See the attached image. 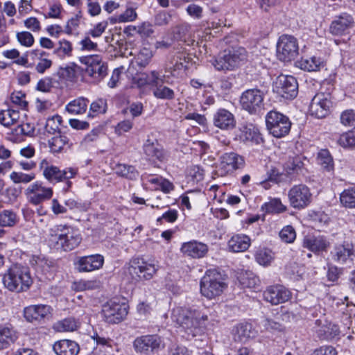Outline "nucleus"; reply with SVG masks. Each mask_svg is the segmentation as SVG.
Listing matches in <instances>:
<instances>
[{
	"mask_svg": "<svg viewBox=\"0 0 355 355\" xmlns=\"http://www.w3.org/2000/svg\"><path fill=\"white\" fill-rule=\"evenodd\" d=\"M81 241L79 231L71 226L56 225L49 230L48 244L51 248L71 251L78 247Z\"/></svg>",
	"mask_w": 355,
	"mask_h": 355,
	"instance_id": "obj_1",
	"label": "nucleus"
},
{
	"mask_svg": "<svg viewBox=\"0 0 355 355\" xmlns=\"http://www.w3.org/2000/svg\"><path fill=\"white\" fill-rule=\"evenodd\" d=\"M172 319L184 329L188 337H195L203 331L208 318L199 310L177 307L173 310Z\"/></svg>",
	"mask_w": 355,
	"mask_h": 355,
	"instance_id": "obj_2",
	"label": "nucleus"
},
{
	"mask_svg": "<svg viewBox=\"0 0 355 355\" xmlns=\"http://www.w3.org/2000/svg\"><path fill=\"white\" fill-rule=\"evenodd\" d=\"M3 283L10 291L21 292L28 290L33 284L29 268L19 264L12 266L4 274Z\"/></svg>",
	"mask_w": 355,
	"mask_h": 355,
	"instance_id": "obj_3",
	"label": "nucleus"
},
{
	"mask_svg": "<svg viewBox=\"0 0 355 355\" xmlns=\"http://www.w3.org/2000/svg\"><path fill=\"white\" fill-rule=\"evenodd\" d=\"M201 294L208 299L219 296L227 287L223 276L216 269L208 270L200 283Z\"/></svg>",
	"mask_w": 355,
	"mask_h": 355,
	"instance_id": "obj_4",
	"label": "nucleus"
},
{
	"mask_svg": "<svg viewBox=\"0 0 355 355\" xmlns=\"http://www.w3.org/2000/svg\"><path fill=\"white\" fill-rule=\"evenodd\" d=\"M159 268L157 261H145L144 259L135 258L130 261L127 268V273L132 281L137 282L151 279Z\"/></svg>",
	"mask_w": 355,
	"mask_h": 355,
	"instance_id": "obj_5",
	"label": "nucleus"
},
{
	"mask_svg": "<svg viewBox=\"0 0 355 355\" xmlns=\"http://www.w3.org/2000/svg\"><path fill=\"white\" fill-rule=\"evenodd\" d=\"M247 58L246 51L241 46H232L225 49L213 63L214 67L218 70H232L237 67Z\"/></svg>",
	"mask_w": 355,
	"mask_h": 355,
	"instance_id": "obj_6",
	"label": "nucleus"
},
{
	"mask_svg": "<svg viewBox=\"0 0 355 355\" xmlns=\"http://www.w3.org/2000/svg\"><path fill=\"white\" fill-rule=\"evenodd\" d=\"M266 123L270 134L276 138L286 136L291 128V122L287 116L273 110L267 114Z\"/></svg>",
	"mask_w": 355,
	"mask_h": 355,
	"instance_id": "obj_7",
	"label": "nucleus"
},
{
	"mask_svg": "<svg viewBox=\"0 0 355 355\" xmlns=\"http://www.w3.org/2000/svg\"><path fill=\"white\" fill-rule=\"evenodd\" d=\"M263 92L260 89H247L240 97V104L242 109L250 114H257L263 108Z\"/></svg>",
	"mask_w": 355,
	"mask_h": 355,
	"instance_id": "obj_8",
	"label": "nucleus"
},
{
	"mask_svg": "<svg viewBox=\"0 0 355 355\" xmlns=\"http://www.w3.org/2000/svg\"><path fill=\"white\" fill-rule=\"evenodd\" d=\"M299 46L297 39L289 35H282L277 44V55L279 60L289 62L298 55Z\"/></svg>",
	"mask_w": 355,
	"mask_h": 355,
	"instance_id": "obj_9",
	"label": "nucleus"
},
{
	"mask_svg": "<svg viewBox=\"0 0 355 355\" xmlns=\"http://www.w3.org/2000/svg\"><path fill=\"white\" fill-rule=\"evenodd\" d=\"M81 63L86 66V73L98 81L105 77L107 65L98 55L85 56L80 58Z\"/></svg>",
	"mask_w": 355,
	"mask_h": 355,
	"instance_id": "obj_10",
	"label": "nucleus"
},
{
	"mask_svg": "<svg viewBox=\"0 0 355 355\" xmlns=\"http://www.w3.org/2000/svg\"><path fill=\"white\" fill-rule=\"evenodd\" d=\"M245 165L244 158L235 152L225 153L220 157L217 173L225 176L242 168Z\"/></svg>",
	"mask_w": 355,
	"mask_h": 355,
	"instance_id": "obj_11",
	"label": "nucleus"
},
{
	"mask_svg": "<svg viewBox=\"0 0 355 355\" xmlns=\"http://www.w3.org/2000/svg\"><path fill=\"white\" fill-rule=\"evenodd\" d=\"M53 193V189L44 187L40 181H36L29 184L24 191V195L28 202L33 205H39L43 202L50 200Z\"/></svg>",
	"mask_w": 355,
	"mask_h": 355,
	"instance_id": "obj_12",
	"label": "nucleus"
},
{
	"mask_svg": "<svg viewBox=\"0 0 355 355\" xmlns=\"http://www.w3.org/2000/svg\"><path fill=\"white\" fill-rule=\"evenodd\" d=\"M273 90L286 99L295 98L298 93V84L293 76L280 75L274 84Z\"/></svg>",
	"mask_w": 355,
	"mask_h": 355,
	"instance_id": "obj_13",
	"label": "nucleus"
},
{
	"mask_svg": "<svg viewBox=\"0 0 355 355\" xmlns=\"http://www.w3.org/2000/svg\"><path fill=\"white\" fill-rule=\"evenodd\" d=\"M288 196L291 206L297 209L306 207L312 200L310 189L304 184L291 187L288 191Z\"/></svg>",
	"mask_w": 355,
	"mask_h": 355,
	"instance_id": "obj_14",
	"label": "nucleus"
},
{
	"mask_svg": "<svg viewBox=\"0 0 355 355\" xmlns=\"http://www.w3.org/2000/svg\"><path fill=\"white\" fill-rule=\"evenodd\" d=\"M164 346L162 339L157 335H145L137 337L133 342L137 352L148 355Z\"/></svg>",
	"mask_w": 355,
	"mask_h": 355,
	"instance_id": "obj_15",
	"label": "nucleus"
},
{
	"mask_svg": "<svg viewBox=\"0 0 355 355\" xmlns=\"http://www.w3.org/2000/svg\"><path fill=\"white\" fill-rule=\"evenodd\" d=\"M331 107L330 94L320 92L313 97L309 105V112L311 115L318 119H322L330 113Z\"/></svg>",
	"mask_w": 355,
	"mask_h": 355,
	"instance_id": "obj_16",
	"label": "nucleus"
},
{
	"mask_svg": "<svg viewBox=\"0 0 355 355\" xmlns=\"http://www.w3.org/2000/svg\"><path fill=\"white\" fill-rule=\"evenodd\" d=\"M128 305L114 302H107L103 305L102 314L108 323L116 324L122 321L128 314Z\"/></svg>",
	"mask_w": 355,
	"mask_h": 355,
	"instance_id": "obj_17",
	"label": "nucleus"
},
{
	"mask_svg": "<svg viewBox=\"0 0 355 355\" xmlns=\"http://www.w3.org/2000/svg\"><path fill=\"white\" fill-rule=\"evenodd\" d=\"M77 169L67 168L64 170H60L55 166H51V168L44 175V177L50 182L57 183L66 181L65 187L63 188L64 192L71 187V182L69 179L73 178L77 174Z\"/></svg>",
	"mask_w": 355,
	"mask_h": 355,
	"instance_id": "obj_18",
	"label": "nucleus"
},
{
	"mask_svg": "<svg viewBox=\"0 0 355 355\" xmlns=\"http://www.w3.org/2000/svg\"><path fill=\"white\" fill-rule=\"evenodd\" d=\"M333 260L342 265L351 266L355 258V251L352 243L344 242L336 245L331 252Z\"/></svg>",
	"mask_w": 355,
	"mask_h": 355,
	"instance_id": "obj_19",
	"label": "nucleus"
},
{
	"mask_svg": "<svg viewBox=\"0 0 355 355\" xmlns=\"http://www.w3.org/2000/svg\"><path fill=\"white\" fill-rule=\"evenodd\" d=\"M263 299L272 305L288 302L291 298V291L282 285L268 286L263 293Z\"/></svg>",
	"mask_w": 355,
	"mask_h": 355,
	"instance_id": "obj_20",
	"label": "nucleus"
},
{
	"mask_svg": "<svg viewBox=\"0 0 355 355\" xmlns=\"http://www.w3.org/2000/svg\"><path fill=\"white\" fill-rule=\"evenodd\" d=\"M143 150L150 162H164L167 160L168 154L157 139L148 138L144 143Z\"/></svg>",
	"mask_w": 355,
	"mask_h": 355,
	"instance_id": "obj_21",
	"label": "nucleus"
},
{
	"mask_svg": "<svg viewBox=\"0 0 355 355\" xmlns=\"http://www.w3.org/2000/svg\"><path fill=\"white\" fill-rule=\"evenodd\" d=\"M354 26L353 17L347 14L343 13L336 16L329 26V33L333 35L342 36L349 33L350 29Z\"/></svg>",
	"mask_w": 355,
	"mask_h": 355,
	"instance_id": "obj_22",
	"label": "nucleus"
},
{
	"mask_svg": "<svg viewBox=\"0 0 355 355\" xmlns=\"http://www.w3.org/2000/svg\"><path fill=\"white\" fill-rule=\"evenodd\" d=\"M104 263V257L99 254L80 257L78 259L76 265L79 272H92L102 268Z\"/></svg>",
	"mask_w": 355,
	"mask_h": 355,
	"instance_id": "obj_23",
	"label": "nucleus"
},
{
	"mask_svg": "<svg viewBox=\"0 0 355 355\" xmlns=\"http://www.w3.org/2000/svg\"><path fill=\"white\" fill-rule=\"evenodd\" d=\"M213 123L221 130H229L235 128L236 122L232 112L225 108H220L214 114Z\"/></svg>",
	"mask_w": 355,
	"mask_h": 355,
	"instance_id": "obj_24",
	"label": "nucleus"
},
{
	"mask_svg": "<svg viewBox=\"0 0 355 355\" xmlns=\"http://www.w3.org/2000/svg\"><path fill=\"white\" fill-rule=\"evenodd\" d=\"M180 250L186 256L200 259L205 257L209 248L207 244L196 240H192L183 243Z\"/></svg>",
	"mask_w": 355,
	"mask_h": 355,
	"instance_id": "obj_25",
	"label": "nucleus"
},
{
	"mask_svg": "<svg viewBox=\"0 0 355 355\" xmlns=\"http://www.w3.org/2000/svg\"><path fill=\"white\" fill-rule=\"evenodd\" d=\"M50 306L45 304L31 305L24 309V316L26 321H40L51 313Z\"/></svg>",
	"mask_w": 355,
	"mask_h": 355,
	"instance_id": "obj_26",
	"label": "nucleus"
},
{
	"mask_svg": "<svg viewBox=\"0 0 355 355\" xmlns=\"http://www.w3.org/2000/svg\"><path fill=\"white\" fill-rule=\"evenodd\" d=\"M330 245L328 240L323 236H305L302 246L314 253L327 251Z\"/></svg>",
	"mask_w": 355,
	"mask_h": 355,
	"instance_id": "obj_27",
	"label": "nucleus"
},
{
	"mask_svg": "<svg viewBox=\"0 0 355 355\" xmlns=\"http://www.w3.org/2000/svg\"><path fill=\"white\" fill-rule=\"evenodd\" d=\"M57 355H77L80 351L78 344L71 340H61L53 345Z\"/></svg>",
	"mask_w": 355,
	"mask_h": 355,
	"instance_id": "obj_28",
	"label": "nucleus"
},
{
	"mask_svg": "<svg viewBox=\"0 0 355 355\" xmlns=\"http://www.w3.org/2000/svg\"><path fill=\"white\" fill-rule=\"evenodd\" d=\"M159 80L156 85H153V96L158 99L172 100L175 98L174 91L164 85V83H168L165 75H161L159 73Z\"/></svg>",
	"mask_w": 355,
	"mask_h": 355,
	"instance_id": "obj_29",
	"label": "nucleus"
},
{
	"mask_svg": "<svg viewBox=\"0 0 355 355\" xmlns=\"http://www.w3.org/2000/svg\"><path fill=\"white\" fill-rule=\"evenodd\" d=\"M250 239L245 234L233 236L228 241V248L233 252H240L247 250L250 245Z\"/></svg>",
	"mask_w": 355,
	"mask_h": 355,
	"instance_id": "obj_30",
	"label": "nucleus"
},
{
	"mask_svg": "<svg viewBox=\"0 0 355 355\" xmlns=\"http://www.w3.org/2000/svg\"><path fill=\"white\" fill-rule=\"evenodd\" d=\"M159 72L155 70L151 71L149 73H139L132 79L133 83L138 87L141 88L146 85H156L159 80Z\"/></svg>",
	"mask_w": 355,
	"mask_h": 355,
	"instance_id": "obj_31",
	"label": "nucleus"
},
{
	"mask_svg": "<svg viewBox=\"0 0 355 355\" xmlns=\"http://www.w3.org/2000/svg\"><path fill=\"white\" fill-rule=\"evenodd\" d=\"M232 335L234 341L245 343L249 338L254 336L250 324H239L234 327Z\"/></svg>",
	"mask_w": 355,
	"mask_h": 355,
	"instance_id": "obj_32",
	"label": "nucleus"
},
{
	"mask_svg": "<svg viewBox=\"0 0 355 355\" xmlns=\"http://www.w3.org/2000/svg\"><path fill=\"white\" fill-rule=\"evenodd\" d=\"M18 336L15 330L8 326L0 325V349L14 343Z\"/></svg>",
	"mask_w": 355,
	"mask_h": 355,
	"instance_id": "obj_33",
	"label": "nucleus"
},
{
	"mask_svg": "<svg viewBox=\"0 0 355 355\" xmlns=\"http://www.w3.org/2000/svg\"><path fill=\"white\" fill-rule=\"evenodd\" d=\"M182 58H171L167 61L164 65L165 73H168L167 77L172 76L174 78L178 77L183 69L187 68L184 62H181Z\"/></svg>",
	"mask_w": 355,
	"mask_h": 355,
	"instance_id": "obj_34",
	"label": "nucleus"
},
{
	"mask_svg": "<svg viewBox=\"0 0 355 355\" xmlns=\"http://www.w3.org/2000/svg\"><path fill=\"white\" fill-rule=\"evenodd\" d=\"M317 162L324 171L331 173L334 169V162L327 149H321L317 155Z\"/></svg>",
	"mask_w": 355,
	"mask_h": 355,
	"instance_id": "obj_35",
	"label": "nucleus"
},
{
	"mask_svg": "<svg viewBox=\"0 0 355 355\" xmlns=\"http://www.w3.org/2000/svg\"><path fill=\"white\" fill-rule=\"evenodd\" d=\"M89 101L83 97L78 98L66 105V110L71 114H81L86 112Z\"/></svg>",
	"mask_w": 355,
	"mask_h": 355,
	"instance_id": "obj_36",
	"label": "nucleus"
},
{
	"mask_svg": "<svg viewBox=\"0 0 355 355\" xmlns=\"http://www.w3.org/2000/svg\"><path fill=\"white\" fill-rule=\"evenodd\" d=\"M298 67L303 70L315 71L320 69L322 66V61L320 58L312 56L310 58H302L297 62Z\"/></svg>",
	"mask_w": 355,
	"mask_h": 355,
	"instance_id": "obj_37",
	"label": "nucleus"
},
{
	"mask_svg": "<svg viewBox=\"0 0 355 355\" xmlns=\"http://www.w3.org/2000/svg\"><path fill=\"white\" fill-rule=\"evenodd\" d=\"M238 280L243 288H255L259 283V278L252 271H243Z\"/></svg>",
	"mask_w": 355,
	"mask_h": 355,
	"instance_id": "obj_38",
	"label": "nucleus"
},
{
	"mask_svg": "<svg viewBox=\"0 0 355 355\" xmlns=\"http://www.w3.org/2000/svg\"><path fill=\"white\" fill-rule=\"evenodd\" d=\"M114 169L118 175L129 180H135L139 176L138 171L132 165L118 164Z\"/></svg>",
	"mask_w": 355,
	"mask_h": 355,
	"instance_id": "obj_39",
	"label": "nucleus"
},
{
	"mask_svg": "<svg viewBox=\"0 0 355 355\" xmlns=\"http://www.w3.org/2000/svg\"><path fill=\"white\" fill-rule=\"evenodd\" d=\"M80 67L75 63H71L64 67H60L56 73L57 76L63 80L73 81L76 78V73Z\"/></svg>",
	"mask_w": 355,
	"mask_h": 355,
	"instance_id": "obj_40",
	"label": "nucleus"
},
{
	"mask_svg": "<svg viewBox=\"0 0 355 355\" xmlns=\"http://www.w3.org/2000/svg\"><path fill=\"white\" fill-rule=\"evenodd\" d=\"M69 139L62 135L55 136L49 140L50 152L52 153H61L64 147L69 144Z\"/></svg>",
	"mask_w": 355,
	"mask_h": 355,
	"instance_id": "obj_41",
	"label": "nucleus"
},
{
	"mask_svg": "<svg viewBox=\"0 0 355 355\" xmlns=\"http://www.w3.org/2000/svg\"><path fill=\"white\" fill-rule=\"evenodd\" d=\"M79 326L78 322L73 318H67L58 321L53 325V329L57 331H73Z\"/></svg>",
	"mask_w": 355,
	"mask_h": 355,
	"instance_id": "obj_42",
	"label": "nucleus"
},
{
	"mask_svg": "<svg viewBox=\"0 0 355 355\" xmlns=\"http://www.w3.org/2000/svg\"><path fill=\"white\" fill-rule=\"evenodd\" d=\"M340 201L345 208H355V187L345 189L340 195Z\"/></svg>",
	"mask_w": 355,
	"mask_h": 355,
	"instance_id": "obj_43",
	"label": "nucleus"
},
{
	"mask_svg": "<svg viewBox=\"0 0 355 355\" xmlns=\"http://www.w3.org/2000/svg\"><path fill=\"white\" fill-rule=\"evenodd\" d=\"M18 220L19 217L12 210L6 209L0 213V226L1 227H13Z\"/></svg>",
	"mask_w": 355,
	"mask_h": 355,
	"instance_id": "obj_44",
	"label": "nucleus"
},
{
	"mask_svg": "<svg viewBox=\"0 0 355 355\" xmlns=\"http://www.w3.org/2000/svg\"><path fill=\"white\" fill-rule=\"evenodd\" d=\"M304 166L300 157H290L284 165V169L288 175L298 173Z\"/></svg>",
	"mask_w": 355,
	"mask_h": 355,
	"instance_id": "obj_45",
	"label": "nucleus"
},
{
	"mask_svg": "<svg viewBox=\"0 0 355 355\" xmlns=\"http://www.w3.org/2000/svg\"><path fill=\"white\" fill-rule=\"evenodd\" d=\"M241 139L245 141H254L259 143L261 136L258 128L250 124L243 127Z\"/></svg>",
	"mask_w": 355,
	"mask_h": 355,
	"instance_id": "obj_46",
	"label": "nucleus"
},
{
	"mask_svg": "<svg viewBox=\"0 0 355 355\" xmlns=\"http://www.w3.org/2000/svg\"><path fill=\"white\" fill-rule=\"evenodd\" d=\"M72 50V45L69 41L67 40H61L58 42V46L54 49L53 53L58 57L63 58L66 56H71Z\"/></svg>",
	"mask_w": 355,
	"mask_h": 355,
	"instance_id": "obj_47",
	"label": "nucleus"
},
{
	"mask_svg": "<svg viewBox=\"0 0 355 355\" xmlns=\"http://www.w3.org/2000/svg\"><path fill=\"white\" fill-rule=\"evenodd\" d=\"M10 178L15 184H28L35 180V174L13 171L10 173Z\"/></svg>",
	"mask_w": 355,
	"mask_h": 355,
	"instance_id": "obj_48",
	"label": "nucleus"
},
{
	"mask_svg": "<svg viewBox=\"0 0 355 355\" xmlns=\"http://www.w3.org/2000/svg\"><path fill=\"white\" fill-rule=\"evenodd\" d=\"M257 261L262 266L269 265L274 259L272 252L267 248L261 249L255 255Z\"/></svg>",
	"mask_w": 355,
	"mask_h": 355,
	"instance_id": "obj_49",
	"label": "nucleus"
},
{
	"mask_svg": "<svg viewBox=\"0 0 355 355\" xmlns=\"http://www.w3.org/2000/svg\"><path fill=\"white\" fill-rule=\"evenodd\" d=\"M281 240L286 243H293L296 239V232L291 225L284 227L279 233Z\"/></svg>",
	"mask_w": 355,
	"mask_h": 355,
	"instance_id": "obj_50",
	"label": "nucleus"
},
{
	"mask_svg": "<svg viewBox=\"0 0 355 355\" xmlns=\"http://www.w3.org/2000/svg\"><path fill=\"white\" fill-rule=\"evenodd\" d=\"M61 122L62 117L59 115H55L52 117H49L46 122V131L50 134H55L59 131Z\"/></svg>",
	"mask_w": 355,
	"mask_h": 355,
	"instance_id": "obj_51",
	"label": "nucleus"
},
{
	"mask_svg": "<svg viewBox=\"0 0 355 355\" xmlns=\"http://www.w3.org/2000/svg\"><path fill=\"white\" fill-rule=\"evenodd\" d=\"M262 209L267 213H279L286 210V207L278 199H274L262 206Z\"/></svg>",
	"mask_w": 355,
	"mask_h": 355,
	"instance_id": "obj_52",
	"label": "nucleus"
},
{
	"mask_svg": "<svg viewBox=\"0 0 355 355\" xmlns=\"http://www.w3.org/2000/svg\"><path fill=\"white\" fill-rule=\"evenodd\" d=\"M338 143L343 147H355V128L341 135Z\"/></svg>",
	"mask_w": 355,
	"mask_h": 355,
	"instance_id": "obj_53",
	"label": "nucleus"
},
{
	"mask_svg": "<svg viewBox=\"0 0 355 355\" xmlns=\"http://www.w3.org/2000/svg\"><path fill=\"white\" fill-rule=\"evenodd\" d=\"M152 57V51L148 48H144L138 53L136 62L140 67H145L149 63Z\"/></svg>",
	"mask_w": 355,
	"mask_h": 355,
	"instance_id": "obj_54",
	"label": "nucleus"
},
{
	"mask_svg": "<svg viewBox=\"0 0 355 355\" xmlns=\"http://www.w3.org/2000/svg\"><path fill=\"white\" fill-rule=\"evenodd\" d=\"M261 324L266 330L270 331H282L284 329L282 324L271 318H265Z\"/></svg>",
	"mask_w": 355,
	"mask_h": 355,
	"instance_id": "obj_55",
	"label": "nucleus"
},
{
	"mask_svg": "<svg viewBox=\"0 0 355 355\" xmlns=\"http://www.w3.org/2000/svg\"><path fill=\"white\" fill-rule=\"evenodd\" d=\"M106 110L107 103L106 101L103 98L97 99L90 105V112L95 114H104L106 112Z\"/></svg>",
	"mask_w": 355,
	"mask_h": 355,
	"instance_id": "obj_56",
	"label": "nucleus"
},
{
	"mask_svg": "<svg viewBox=\"0 0 355 355\" xmlns=\"http://www.w3.org/2000/svg\"><path fill=\"white\" fill-rule=\"evenodd\" d=\"M17 38L19 42L26 47L31 46L34 43V37L33 35L26 31L18 33L17 34Z\"/></svg>",
	"mask_w": 355,
	"mask_h": 355,
	"instance_id": "obj_57",
	"label": "nucleus"
},
{
	"mask_svg": "<svg viewBox=\"0 0 355 355\" xmlns=\"http://www.w3.org/2000/svg\"><path fill=\"white\" fill-rule=\"evenodd\" d=\"M324 338L333 339L340 334L339 328L337 325L334 324H329L323 327Z\"/></svg>",
	"mask_w": 355,
	"mask_h": 355,
	"instance_id": "obj_58",
	"label": "nucleus"
},
{
	"mask_svg": "<svg viewBox=\"0 0 355 355\" xmlns=\"http://www.w3.org/2000/svg\"><path fill=\"white\" fill-rule=\"evenodd\" d=\"M340 121L345 125H355V112L352 110L343 112L340 116Z\"/></svg>",
	"mask_w": 355,
	"mask_h": 355,
	"instance_id": "obj_59",
	"label": "nucleus"
},
{
	"mask_svg": "<svg viewBox=\"0 0 355 355\" xmlns=\"http://www.w3.org/2000/svg\"><path fill=\"white\" fill-rule=\"evenodd\" d=\"M53 62L50 59L42 58L38 60L35 65V70L37 73L43 74L47 69L52 66Z\"/></svg>",
	"mask_w": 355,
	"mask_h": 355,
	"instance_id": "obj_60",
	"label": "nucleus"
},
{
	"mask_svg": "<svg viewBox=\"0 0 355 355\" xmlns=\"http://www.w3.org/2000/svg\"><path fill=\"white\" fill-rule=\"evenodd\" d=\"M171 19V15L166 11H162L156 15L155 17V24L157 26H164L168 24Z\"/></svg>",
	"mask_w": 355,
	"mask_h": 355,
	"instance_id": "obj_61",
	"label": "nucleus"
},
{
	"mask_svg": "<svg viewBox=\"0 0 355 355\" xmlns=\"http://www.w3.org/2000/svg\"><path fill=\"white\" fill-rule=\"evenodd\" d=\"M17 134H21L23 135L31 136L34 134L35 128L30 123H24L19 125L15 129Z\"/></svg>",
	"mask_w": 355,
	"mask_h": 355,
	"instance_id": "obj_62",
	"label": "nucleus"
},
{
	"mask_svg": "<svg viewBox=\"0 0 355 355\" xmlns=\"http://www.w3.org/2000/svg\"><path fill=\"white\" fill-rule=\"evenodd\" d=\"M178 216V211L175 209H168L167 211L164 213L162 216L157 218V222H160L162 220L168 223L175 222Z\"/></svg>",
	"mask_w": 355,
	"mask_h": 355,
	"instance_id": "obj_63",
	"label": "nucleus"
},
{
	"mask_svg": "<svg viewBox=\"0 0 355 355\" xmlns=\"http://www.w3.org/2000/svg\"><path fill=\"white\" fill-rule=\"evenodd\" d=\"M338 352L336 349L332 346H322L320 348L315 349L313 355H337Z\"/></svg>",
	"mask_w": 355,
	"mask_h": 355,
	"instance_id": "obj_64",
	"label": "nucleus"
}]
</instances>
